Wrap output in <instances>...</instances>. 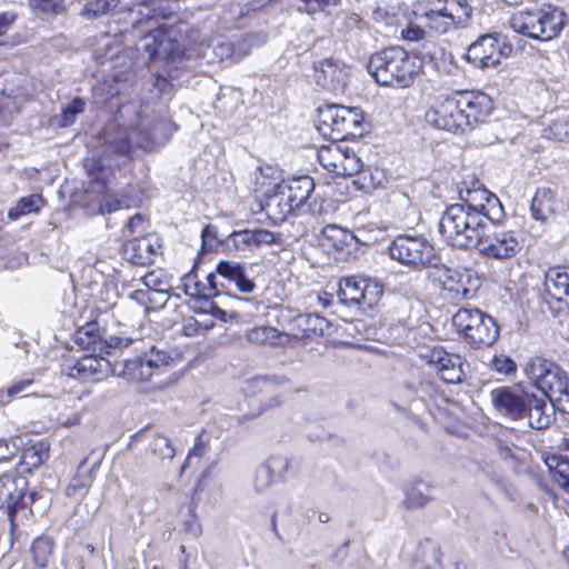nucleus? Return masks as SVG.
<instances>
[{
    "label": "nucleus",
    "instance_id": "f257e3e1",
    "mask_svg": "<svg viewBox=\"0 0 569 569\" xmlns=\"http://www.w3.org/2000/svg\"><path fill=\"white\" fill-rule=\"evenodd\" d=\"M461 202L447 207L439 222L445 242L456 248H478L491 259L505 260L517 254L520 243L512 230H503L506 217L499 198L479 181L460 190Z\"/></svg>",
    "mask_w": 569,
    "mask_h": 569
},
{
    "label": "nucleus",
    "instance_id": "f03ea898",
    "mask_svg": "<svg viewBox=\"0 0 569 569\" xmlns=\"http://www.w3.org/2000/svg\"><path fill=\"white\" fill-rule=\"evenodd\" d=\"M176 129L171 120L153 113L149 106L131 101L119 107L114 121L104 129V152L130 157L134 147L151 151L163 146Z\"/></svg>",
    "mask_w": 569,
    "mask_h": 569
},
{
    "label": "nucleus",
    "instance_id": "7ed1b4c3",
    "mask_svg": "<svg viewBox=\"0 0 569 569\" xmlns=\"http://www.w3.org/2000/svg\"><path fill=\"white\" fill-rule=\"evenodd\" d=\"M171 357L163 350L152 347L142 356L127 359L122 363V370L117 371L109 360L93 355L84 356L73 365H67L62 371L70 378L81 381H99L109 373L119 375L128 380L147 381L156 372L166 368Z\"/></svg>",
    "mask_w": 569,
    "mask_h": 569
},
{
    "label": "nucleus",
    "instance_id": "20e7f679",
    "mask_svg": "<svg viewBox=\"0 0 569 569\" xmlns=\"http://www.w3.org/2000/svg\"><path fill=\"white\" fill-rule=\"evenodd\" d=\"M367 69L380 86L408 88L415 82L420 66L401 47H389L372 53Z\"/></svg>",
    "mask_w": 569,
    "mask_h": 569
},
{
    "label": "nucleus",
    "instance_id": "39448f33",
    "mask_svg": "<svg viewBox=\"0 0 569 569\" xmlns=\"http://www.w3.org/2000/svg\"><path fill=\"white\" fill-rule=\"evenodd\" d=\"M526 377L549 399L552 407L569 410V385L566 372L553 361L532 357L523 368Z\"/></svg>",
    "mask_w": 569,
    "mask_h": 569
},
{
    "label": "nucleus",
    "instance_id": "423d86ee",
    "mask_svg": "<svg viewBox=\"0 0 569 569\" xmlns=\"http://www.w3.org/2000/svg\"><path fill=\"white\" fill-rule=\"evenodd\" d=\"M362 120L358 108L326 104L318 108L317 129L322 136L340 141L360 136Z\"/></svg>",
    "mask_w": 569,
    "mask_h": 569
},
{
    "label": "nucleus",
    "instance_id": "0eeeda50",
    "mask_svg": "<svg viewBox=\"0 0 569 569\" xmlns=\"http://www.w3.org/2000/svg\"><path fill=\"white\" fill-rule=\"evenodd\" d=\"M452 326L475 348L491 346L499 337L493 318L477 308H460L452 316Z\"/></svg>",
    "mask_w": 569,
    "mask_h": 569
},
{
    "label": "nucleus",
    "instance_id": "6e6552de",
    "mask_svg": "<svg viewBox=\"0 0 569 569\" xmlns=\"http://www.w3.org/2000/svg\"><path fill=\"white\" fill-rule=\"evenodd\" d=\"M106 317L107 315H99L94 320L87 322L77 330L76 342L82 349L110 353L111 350H121L134 342L133 337L123 332H111L104 326Z\"/></svg>",
    "mask_w": 569,
    "mask_h": 569
},
{
    "label": "nucleus",
    "instance_id": "1a4fd4ad",
    "mask_svg": "<svg viewBox=\"0 0 569 569\" xmlns=\"http://www.w3.org/2000/svg\"><path fill=\"white\" fill-rule=\"evenodd\" d=\"M391 259L415 269L436 266L433 246L422 236L399 234L388 247Z\"/></svg>",
    "mask_w": 569,
    "mask_h": 569
},
{
    "label": "nucleus",
    "instance_id": "9d476101",
    "mask_svg": "<svg viewBox=\"0 0 569 569\" xmlns=\"http://www.w3.org/2000/svg\"><path fill=\"white\" fill-rule=\"evenodd\" d=\"M512 53V44L507 37L493 32L481 34L476 41L469 44L465 59L476 68H491L508 58Z\"/></svg>",
    "mask_w": 569,
    "mask_h": 569
},
{
    "label": "nucleus",
    "instance_id": "9b49d317",
    "mask_svg": "<svg viewBox=\"0 0 569 569\" xmlns=\"http://www.w3.org/2000/svg\"><path fill=\"white\" fill-rule=\"evenodd\" d=\"M382 286L369 278L348 277L339 282L338 298L348 307H373L382 297Z\"/></svg>",
    "mask_w": 569,
    "mask_h": 569
},
{
    "label": "nucleus",
    "instance_id": "f8f14e48",
    "mask_svg": "<svg viewBox=\"0 0 569 569\" xmlns=\"http://www.w3.org/2000/svg\"><path fill=\"white\" fill-rule=\"evenodd\" d=\"M420 356L427 365L433 368L443 382L457 385L465 381L467 377L466 369L469 368V365L461 356L449 353L442 347L427 349Z\"/></svg>",
    "mask_w": 569,
    "mask_h": 569
},
{
    "label": "nucleus",
    "instance_id": "ddd939ff",
    "mask_svg": "<svg viewBox=\"0 0 569 569\" xmlns=\"http://www.w3.org/2000/svg\"><path fill=\"white\" fill-rule=\"evenodd\" d=\"M256 40V34H247L237 42L217 38L206 47L202 54L209 63L223 61L238 62L249 54Z\"/></svg>",
    "mask_w": 569,
    "mask_h": 569
},
{
    "label": "nucleus",
    "instance_id": "4468645a",
    "mask_svg": "<svg viewBox=\"0 0 569 569\" xmlns=\"http://www.w3.org/2000/svg\"><path fill=\"white\" fill-rule=\"evenodd\" d=\"M426 121L437 129L463 132L466 130L465 118L461 112L458 94L446 98L428 110Z\"/></svg>",
    "mask_w": 569,
    "mask_h": 569
},
{
    "label": "nucleus",
    "instance_id": "2eb2a0df",
    "mask_svg": "<svg viewBox=\"0 0 569 569\" xmlns=\"http://www.w3.org/2000/svg\"><path fill=\"white\" fill-rule=\"evenodd\" d=\"M27 479L17 473L0 476V510H4L11 519L19 508L27 506Z\"/></svg>",
    "mask_w": 569,
    "mask_h": 569
},
{
    "label": "nucleus",
    "instance_id": "dca6fc26",
    "mask_svg": "<svg viewBox=\"0 0 569 569\" xmlns=\"http://www.w3.org/2000/svg\"><path fill=\"white\" fill-rule=\"evenodd\" d=\"M457 94L465 118L466 129L485 122L490 116L493 102L488 94L480 91H463Z\"/></svg>",
    "mask_w": 569,
    "mask_h": 569
},
{
    "label": "nucleus",
    "instance_id": "f3484780",
    "mask_svg": "<svg viewBox=\"0 0 569 569\" xmlns=\"http://www.w3.org/2000/svg\"><path fill=\"white\" fill-rule=\"evenodd\" d=\"M528 395V392L512 387H499L491 390L490 400L495 409L502 416L518 420L526 417Z\"/></svg>",
    "mask_w": 569,
    "mask_h": 569
},
{
    "label": "nucleus",
    "instance_id": "a211bd4d",
    "mask_svg": "<svg viewBox=\"0 0 569 569\" xmlns=\"http://www.w3.org/2000/svg\"><path fill=\"white\" fill-rule=\"evenodd\" d=\"M281 234L267 229H243L229 233L224 244L230 250L253 251L262 246L280 243Z\"/></svg>",
    "mask_w": 569,
    "mask_h": 569
},
{
    "label": "nucleus",
    "instance_id": "6ab92c4d",
    "mask_svg": "<svg viewBox=\"0 0 569 569\" xmlns=\"http://www.w3.org/2000/svg\"><path fill=\"white\" fill-rule=\"evenodd\" d=\"M313 78L318 86L330 91L343 90L349 68L340 60L327 58L313 63Z\"/></svg>",
    "mask_w": 569,
    "mask_h": 569
},
{
    "label": "nucleus",
    "instance_id": "aec40b11",
    "mask_svg": "<svg viewBox=\"0 0 569 569\" xmlns=\"http://www.w3.org/2000/svg\"><path fill=\"white\" fill-rule=\"evenodd\" d=\"M546 296L555 300L557 312H569V269L565 267H551L545 274Z\"/></svg>",
    "mask_w": 569,
    "mask_h": 569
},
{
    "label": "nucleus",
    "instance_id": "412c9836",
    "mask_svg": "<svg viewBox=\"0 0 569 569\" xmlns=\"http://www.w3.org/2000/svg\"><path fill=\"white\" fill-rule=\"evenodd\" d=\"M543 18L542 8L536 10L519 11L510 19L511 29L525 37L543 41Z\"/></svg>",
    "mask_w": 569,
    "mask_h": 569
},
{
    "label": "nucleus",
    "instance_id": "4be33fe9",
    "mask_svg": "<svg viewBox=\"0 0 569 569\" xmlns=\"http://www.w3.org/2000/svg\"><path fill=\"white\" fill-rule=\"evenodd\" d=\"M216 272L228 281L233 282L242 293H251L256 289V283L247 274L246 266L240 262L222 260L217 264Z\"/></svg>",
    "mask_w": 569,
    "mask_h": 569
},
{
    "label": "nucleus",
    "instance_id": "5701e85b",
    "mask_svg": "<svg viewBox=\"0 0 569 569\" xmlns=\"http://www.w3.org/2000/svg\"><path fill=\"white\" fill-rule=\"evenodd\" d=\"M438 395V386L426 379H419L417 381H408L400 389V396L408 403H422L427 405L429 400H432Z\"/></svg>",
    "mask_w": 569,
    "mask_h": 569
},
{
    "label": "nucleus",
    "instance_id": "b1692460",
    "mask_svg": "<svg viewBox=\"0 0 569 569\" xmlns=\"http://www.w3.org/2000/svg\"><path fill=\"white\" fill-rule=\"evenodd\" d=\"M526 407L528 423L532 429L542 430L550 426L552 421V407H548L545 398L529 393Z\"/></svg>",
    "mask_w": 569,
    "mask_h": 569
},
{
    "label": "nucleus",
    "instance_id": "393cba45",
    "mask_svg": "<svg viewBox=\"0 0 569 569\" xmlns=\"http://www.w3.org/2000/svg\"><path fill=\"white\" fill-rule=\"evenodd\" d=\"M293 326L298 329V332L292 335L293 338H313L326 335L330 322L317 313H307L296 317Z\"/></svg>",
    "mask_w": 569,
    "mask_h": 569
},
{
    "label": "nucleus",
    "instance_id": "a878e982",
    "mask_svg": "<svg viewBox=\"0 0 569 569\" xmlns=\"http://www.w3.org/2000/svg\"><path fill=\"white\" fill-rule=\"evenodd\" d=\"M286 189V201L292 202L299 210L315 190V182L309 176H300L281 183Z\"/></svg>",
    "mask_w": 569,
    "mask_h": 569
},
{
    "label": "nucleus",
    "instance_id": "bb28decb",
    "mask_svg": "<svg viewBox=\"0 0 569 569\" xmlns=\"http://www.w3.org/2000/svg\"><path fill=\"white\" fill-rule=\"evenodd\" d=\"M556 209L555 192L549 188L538 189L530 203L531 217L537 221L545 222L555 214Z\"/></svg>",
    "mask_w": 569,
    "mask_h": 569
},
{
    "label": "nucleus",
    "instance_id": "cd10ccee",
    "mask_svg": "<svg viewBox=\"0 0 569 569\" xmlns=\"http://www.w3.org/2000/svg\"><path fill=\"white\" fill-rule=\"evenodd\" d=\"M441 557L439 546L431 539H425L415 553V569H442Z\"/></svg>",
    "mask_w": 569,
    "mask_h": 569
},
{
    "label": "nucleus",
    "instance_id": "c85d7f7f",
    "mask_svg": "<svg viewBox=\"0 0 569 569\" xmlns=\"http://www.w3.org/2000/svg\"><path fill=\"white\" fill-rule=\"evenodd\" d=\"M246 338L249 342L256 345L284 347L290 342L291 335L279 331L273 327L260 326L248 330Z\"/></svg>",
    "mask_w": 569,
    "mask_h": 569
},
{
    "label": "nucleus",
    "instance_id": "c756f323",
    "mask_svg": "<svg viewBox=\"0 0 569 569\" xmlns=\"http://www.w3.org/2000/svg\"><path fill=\"white\" fill-rule=\"evenodd\" d=\"M541 459L548 468L552 480L563 489L569 490V459L561 455L543 451Z\"/></svg>",
    "mask_w": 569,
    "mask_h": 569
},
{
    "label": "nucleus",
    "instance_id": "7c9ffc66",
    "mask_svg": "<svg viewBox=\"0 0 569 569\" xmlns=\"http://www.w3.org/2000/svg\"><path fill=\"white\" fill-rule=\"evenodd\" d=\"M84 168L88 177L92 182V187L97 192H109L110 186L113 180V173L111 169L102 163L100 159L87 158L84 161Z\"/></svg>",
    "mask_w": 569,
    "mask_h": 569
},
{
    "label": "nucleus",
    "instance_id": "2f4dec72",
    "mask_svg": "<svg viewBox=\"0 0 569 569\" xmlns=\"http://www.w3.org/2000/svg\"><path fill=\"white\" fill-rule=\"evenodd\" d=\"M49 458V445L44 441L27 447L20 457V472L30 473Z\"/></svg>",
    "mask_w": 569,
    "mask_h": 569
},
{
    "label": "nucleus",
    "instance_id": "473e14b6",
    "mask_svg": "<svg viewBox=\"0 0 569 569\" xmlns=\"http://www.w3.org/2000/svg\"><path fill=\"white\" fill-rule=\"evenodd\" d=\"M542 14L545 16L543 27L541 28L543 41H550L561 33L566 26V14L561 9L553 6L543 7Z\"/></svg>",
    "mask_w": 569,
    "mask_h": 569
},
{
    "label": "nucleus",
    "instance_id": "72a5a7b5",
    "mask_svg": "<svg viewBox=\"0 0 569 569\" xmlns=\"http://www.w3.org/2000/svg\"><path fill=\"white\" fill-rule=\"evenodd\" d=\"M274 192L268 196L266 209L268 214H272L279 219H284L288 214L298 210L292 202L286 201L287 193L281 183L274 184Z\"/></svg>",
    "mask_w": 569,
    "mask_h": 569
},
{
    "label": "nucleus",
    "instance_id": "f704fd0d",
    "mask_svg": "<svg viewBox=\"0 0 569 569\" xmlns=\"http://www.w3.org/2000/svg\"><path fill=\"white\" fill-rule=\"evenodd\" d=\"M426 24L429 29L438 34H446L451 30L459 29L452 20V14L449 16L447 9H431L425 12Z\"/></svg>",
    "mask_w": 569,
    "mask_h": 569
},
{
    "label": "nucleus",
    "instance_id": "c9c22d12",
    "mask_svg": "<svg viewBox=\"0 0 569 569\" xmlns=\"http://www.w3.org/2000/svg\"><path fill=\"white\" fill-rule=\"evenodd\" d=\"M53 540L49 537H38L31 545V556L34 567L39 569L48 568L53 553Z\"/></svg>",
    "mask_w": 569,
    "mask_h": 569
},
{
    "label": "nucleus",
    "instance_id": "e433bc0d",
    "mask_svg": "<svg viewBox=\"0 0 569 569\" xmlns=\"http://www.w3.org/2000/svg\"><path fill=\"white\" fill-rule=\"evenodd\" d=\"M429 485L418 481L410 483L405 489L403 505L406 508H421L432 500Z\"/></svg>",
    "mask_w": 569,
    "mask_h": 569
},
{
    "label": "nucleus",
    "instance_id": "4c0bfd02",
    "mask_svg": "<svg viewBox=\"0 0 569 569\" xmlns=\"http://www.w3.org/2000/svg\"><path fill=\"white\" fill-rule=\"evenodd\" d=\"M342 151L339 144L322 146L317 152V159L327 171L339 176Z\"/></svg>",
    "mask_w": 569,
    "mask_h": 569
},
{
    "label": "nucleus",
    "instance_id": "58836bf2",
    "mask_svg": "<svg viewBox=\"0 0 569 569\" xmlns=\"http://www.w3.org/2000/svg\"><path fill=\"white\" fill-rule=\"evenodd\" d=\"M498 457L503 460L513 472L519 473L522 465L527 459V452L516 446H509L506 442L499 441L496 446Z\"/></svg>",
    "mask_w": 569,
    "mask_h": 569
},
{
    "label": "nucleus",
    "instance_id": "ea45409f",
    "mask_svg": "<svg viewBox=\"0 0 569 569\" xmlns=\"http://www.w3.org/2000/svg\"><path fill=\"white\" fill-rule=\"evenodd\" d=\"M445 9L459 29L466 28L472 18V8L467 0H446Z\"/></svg>",
    "mask_w": 569,
    "mask_h": 569
},
{
    "label": "nucleus",
    "instance_id": "a19ab883",
    "mask_svg": "<svg viewBox=\"0 0 569 569\" xmlns=\"http://www.w3.org/2000/svg\"><path fill=\"white\" fill-rule=\"evenodd\" d=\"M119 0H87L80 16L87 20L98 19L118 7Z\"/></svg>",
    "mask_w": 569,
    "mask_h": 569
},
{
    "label": "nucleus",
    "instance_id": "79ce46f5",
    "mask_svg": "<svg viewBox=\"0 0 569 569\" xmlns=\"http://www.w3.org/2000/svg\"><path fill=\"white\" fill-rule=\"evenodd\" d=\"M181 282V288L187 296L206 299L212 297V287L203 286V282L199 281L197 274L192 271L186 273Z\"/></svg>",
    "mask_w": 569,
    "mask_h": 569
},
{
    "label": "nucleus",
    "instance_id": "37998d69",
    "mask_svg": "<svg viewBox=\"0 0 569 569\" xmlns=\"http://www.w3.org/2000/svg\"><path fill=\"white\" fill-rule=\"evenodd\" d=\"M43 204V199L40 194H30L21 198L17 204L8 211V217L16 220L21 216L37 212Z\"/></svg>",
    "mask_w": 569,
    "mask_h": 569
},
{
    "label": "nucleus",
    "instance_id": "c03bdc74",
    "mask_svg": "<svg viewBox=\"0 0 569 569\" xmlns=\"http://www.w3.org/2000/svg\"><path fill=\"white\" fill-rule=\"evenodd\" d=\"M84 108L86 102L81 98H74L62 109L60 114L53 118V121L61 128L69 127L74 123L77 116L82 113Z\"/></svg>",
    "mask_w": 569,
    "mask_h": 569
},
{
    "label": "nucleus",
    "instance_id": "a18cd8bd",
    "mask_svg": "<svg viewBox=\"0 0 569 569\" xmlns=\"http://www.w3.org/2000/svg\"><path fill=\"white\" fill-rule=\"evenodd\" d=\"M549 137L562 141L569 138V109H560L548 128Z\"/></svg>",
    "mask_w": 569,
    "mask_h": 569
},
{
    "label": "nucleus",
    "instance_id": "49530a36",
    "mask_svg": "<svg viewBox=\"0 0 569 569\" xmlns=\"http://www.w3.org/2000/svg\"><path fill=\"white\" fill-rule=\"evenodd\" d=\"M363 167L362 161L352 149L343 148L339 176L351 177Z\"/></svg>",
    "mask_w": 569,
    "mask_h": 569
},
{
    "label": "nucleus",
    "instance_id": "de8ad7c7",
    "mask_svg": "<svg viewBox=\"0 0 569 569\" xmlns=\"http://www.w3.org/2000/svg\"><path fill=\"white\" fill-rule=\"evenodd\" d=\"M150 451L161 459H173L176 450L169 438L163 435H157L149 443Z\"/></svg>",
    "mask_w": 569,
    "mask_h": 569
},
{
    "label": "nucleus",
    "instance_id": "09e8293b",
    "mask_svg": "<svg viewBox=\"0 0 569 569\" xmlns=\"http://www.w3.org/2000/svg\"><path fill=\"white\" fill-rule=\"evenodd\" d=\"M146 248L144 241H141V239H136L127 246L126 252L133 264L147 266L151 263V258H149Z\"/></svg>",
    "mask_w": 569,
    "mask_h": 569
},
{
    "label": "nucleus",
    "instance_id": "8fccbe9b",
    "mask_svg": "<svg viewBox=\"0 0 569 569\" xmlns=\"http://www.w3.org/2000/svg\"><path fill=\"white\" fill-rule=\"evenodd\" d=\"M143 284L148 291L163 295L168 291L169 286L162 271H150L142 278Z\"/></svg>",
    "mask_w": 569,
    "mask_h": 569
},
{
    "label": "nucleus",
    "instance_id": "3c124183",
    "mask_svg": "<svg viewBox=\"0 0 569 569\" xmlns=\"http://www.w3.org/2000/svg\"><path fill=\"white\" fill-rule=\"evenodd\" d=\"M355 179L352 181L353 186L363 192H370L378 186L379 181L376 179L373 172L370 168L360 169L359 172L355 173Z\"/></svg>",
    "mask_w": 569,
    "mask_h": 569
},
{
    "label": "nucleus",
    "instance_id": "603ef678",
    "mask_svg": "<svg viewBox=\"0 0 569 569\" xmlns=\"http://www.w3.org/2000/svg\"><path fill=\"white\" fill-rule=\"evenodd\" d=\"M266 463L271 470L273 477H277L279 480H284L287 473H289L292 468L291 459L283 456H273L269 458Z\"/></svg>",
    "mask_w": 569,
    "mask_h": 569
},
{
    "label": "nucleus",
    "instance_id": "864d4df0",
    "mask_svg": "<svg viewBox=\"0 0 569 569\" xmlns=\"http://www.w3.org/2000/svg\"><path fill=\"white\" fill-rule=\"evenodd\" d=\"M30 8L46 14H60L64 11L63 0H28Z\"/></svg>",
    "mask_w": 569,
    "mask_h": 569
},
{
    "label": "nucleus",
    "instance_id": "5fc2aeb1",
    "mask_svg": "<svg viewBox=\"0 0 569 569\" xmlns=\"http://www.w3.org/2000/svg\"><path fill=\"white\" fill-rule=\"evenodd\" d=\"M274 477L267 463L258 467L254 473L253 487L258 493L264 492L273 482Z\"/></svg>",
    "mask_w": 569,
    "mask_h": 569
},
{
    "label": "nucleus",
    "instance_id": "6e6d98bb",
    "mask_svg": "<svg viewBox=\"0 0 569 569\" xmlns=\"http://www.w3.org/2000/svg\"><path fill=\"white\" fill-rule=\"evenodd\" d=\"M492 483L496 488L501 491L505 497L510 501H516L519 498L518 489L503 476L498 475L497 478H492Z\"/></svg>",
    "mask_w": 569,
    "mask_h": 569
},
{
    "label": "nucleus",
    "instance_id": "4d7b16f0",
    "mask_svg": "<svg viewBox=\"0 0 569 569\" xmlns=\"http://www.w3.org/2000/svg\"><path fill=\"white\" fill-rule=\"evenodd\" d=\"M202 248L204 250H212L219 243H224V240L219 239L218 228L214 224H207L201 232Z\"/></svg>",
    "mask_w": 569,
    "mask_h": 569
},
{
    "label": "nucleus",
    "instance_id": "13d9d810",
    "mask_svg": "<svg viewBox=\"0 0 569 569\" xmlns=\"http://www.w3.org/2000/svg\"><path fill=\"white\" fill-rule=\"evenodd\" d=\"M322 240L331 241V246L335 248H339L345 241L346 237L345 230L335 224L326 226L321 231Z\"/></svg>",
    "mask_w": 569,
    "mask_h": 569
},
{
    "label": "nucleus",
    "instance_id": "bf43d9fd",
    "mask_svg": "<svg viewBox=\"0 0 569 569\" xmlns=\"http://www.w3.org/2000/svg\"><path fill=\"white\" fill-rule=\"evenodd\" d=\"M91 485V479L89 477H74L71 481V483L66 489V495L68 497H76V496H84L88 491V488Z\"/></svg>",
    "mask_w": 569,
    "mask_h": 569
},
{
    "label": "nucleus",
    "instance_id": "052dcab7",
    "mask_svg": "<svg viewBox=\"0 0 569 569\" xmlns=\"http://www.w3.org/2000/svg\"><path fill=\"white\" fill-rule=\"evenodd\" d=\"M492 368L502 375H510L516 371V362L506 355L495 356L491 360Z\"/></svg>",
    "mask_w": 569,
    "mask_h": 569
},
{
    "label": "nucleus",
    "instance_id": "680f3d73",
    "mask_svg": "<svg viewBox=\"0 0 569 569\" xmlns=\"http://www.w3.org/2000/svg\"><path fill=\"white\" fill-rule=\"evenodd\" d=\"M426 34L427 32L425 29L415 23H409L400 32V36L403 40L411 42L423 41L426 39Z\"/></svg>",
    "mask_w": 569,
    "mask_h": 569
},
{
    "label": "nucleus",
    "instance_id": "e2e57ef3",
    "mask_svg": "<svg viewBox=\"0 0 569 569\" xmlns=\"http://www.w3.org/2000/svg\"><path fill=\"white\" fill-rule=\"evenodd\" d=\"M305 3L302 9L307 13H315L325 7L337 6L340 0H301Z\"/></svg>",
    "mask_w": 569,
    "mask_h": 569
},
{
    "label": "nucleus",
    "instance_id": "0e129e2a",
    "mask_svg": "<svg viewBox=\"0 0 569 569\" xmlns=\"http://www.w3.org/2000/svg\"><path fill=\"white\" fill-rule=\"evenodd\" d=\"M142 42L143 50L150 57L158 54L160 43H158L157 37L151 32V30L147 31V34L142 38Z\"/></svg>",
    "mask_w": 569,
    "mask_h": 569
},
{
    "label": "nucleus",
    "instance_id": "69168bd1",
    "mask_svg": "<svg viewBox=\"0 0 569 569\" xmlns=\"http://www.w3.org/2000/svg\"><path fill=\"white\" fill-rule=\"evenodd\" d=\"M32 383V380L30 379H23L18 382H14L11 385L4 393L7 403L10 401V399L20 392L24 391Z\"/></svg>",
    "mask_w": 569,
    "mask_h": 569
},
{
    "label": "nucleus",
    "instance_id": "338daca9",
    "mask_svg": "<svg viewBox=\"0 0 569 569\" xmlns=\"http://www.w3.org/2000/svg\"><path fill=\"white\" fill-rule=\"evenodd\" d=\"M287 381H288V379L284 376H276L274 375V376L254 377L251 382L253 383V386L260 387V386L268 385V383L283 385Z\"/></svg>",
    "mask_w": 569,
    "mask_h": 569
},
{
    "label": "nucleus",
    "instance_id": "774afa93",
    "mask_svg": "<svg viewBox=\"0 0 569 569\" xmlns=\"http://www.w3.org/2000/svg\"><path fill=\"white\" fill-rule=\"evenodd\" d=\"M120 208H121V201L118 198H116L113 196H109V194L106 196V198L103 200V204H102L103 211L111 213V212L119 210Z\"/></svg>",
    "mask_w": 569,
    "mask_h": 569
}]
</instances>
